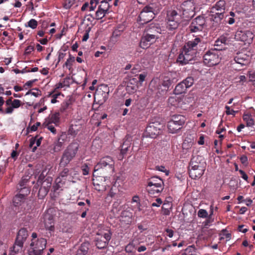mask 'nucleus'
Here are the masks:
<instances>
[{
  "instance_id": "f257e3e1",
  "label": "nucleus",
  "mask_w": 255,
  "mask_h": 255,
  "mask_svg": "<svg viewBox=\"0 0 255 255\" xmlns=\"http://www.w3.org/2000/svg\"><path fill=\"white\" fill-rule=\"evenodd\" d=\"M201 39L196 37L193 40L187 42L179 54L177 59V62L181 65L188 64L192 60L197 52L198 45L201 42Z\"/></svg>"
},
{
  "instance_id": "f03ea898",
  "label": "nucleus",
  "mask_w": 255,
  "mask_h": 255,
  "mask_svg": "<svg viewBox=\"0 0 255 255\" xmlns=\"http://www.w3.org/2000/svg\"><path fill=\"white\" fill-rule=\"evenodd\" d=\"M205 163L201 157H193L190 163L189 175L192 179L200 178L205 170Z\"/></svg>"
},
{
  "instance_id": "7ed1b4c3",
  "label": "nucleus",
  "mask_w": 255,
  "mask_h": 255,
  "mask_svg": "<svg viewBox=\"0 0 255 255\" xmlns=\"http://www.w3.org/2000/svg\"><path fill=\"white\" fill-rule=\"evenodd\" d=\"M79 145L77 143H71L64 151L60 160V165L65 166L75 157L78 149Z\"/></svg>"
},
{
  "instance_id": "20e7f679",
  "label": "nucleus",
  "mask_w": 255,
  "mask_h": 255,
  "mask_svg": "<svg viewBox=\"0 0 255 255\" xmlns=\"http://www.w3.org/2000/svg\"><path fill=\"white\" fill-rule=\"evenodd\" d=\"M181 15L175 10H169L166 17V28L169 30H173L178 28L180 23Z\"/></svg>"
},
{
  "instance_id": "39448f33",
  "label": "nucleus",
  "mask_w": 255,
  "mask_h": 255,
  "mask_svg": "<svg viewBox=\"0 0 255 255\" xmlns=\"http://www.w3.org/2000/svg\"><path fill=\"white\" fill-rule=\"evenodd\" d=\"M111 238V233L108 229L99 230L96 235L95 244L98 249H102L107 247Z\"/></svg>"
},
{
  "instance_id": "423d86ee",
  "label": "nucleus",
  "mask_w": 255,
  "mask_h": 255,
  "mask_svg": "<svg viewBox=\"0 0 255 255\" xmlns=\"http://www.w3.org/2000/svg\"><path fill=\"white\" fill-rule=\"evenodd\" d=\"M101 169H105L109 173H113L115 170V161L110 156L102 158L94 168V172Z\"/></svg>"
},
{
  "instance_id": "0eeeda50",
  "label": "nucleus",
  "mask_w": 255,
  "mask_h": 255,
  "mask_svg": "<svg viewBox=\"0 0 255 255\" xmlns=\"http://www.w3.org/2000/svg\"><path fill=\"white\" fill-rule=\"evenodd\" d=\"M155 15V8L153 4H149L145 6L140 13L138 21L140 24H143L151 21Z\"/></svg>"
},
{
  "instance_id": "6e6552de",
  "label": "nucleus",
  "mask_w": 255,
  "mask_h": 255,
  "mask_svg": "<svg viewBox=\"0 0 255 255\" xmlns=\"http://www.w3.org/2000/svg\"><path fill=\"white\" fill-rule=\"evenodd\" d=\"M46 240L43 238L38 239L37 241H31L28 251L29 255H41L46 247Z\"/></svg>"
},
{
  "instance_id": "1a4fd4ad",
  "label": "nucleus",
  "mask_w": 255,
  "mask_h": 255,
  "mask_svg": "<svg viewBox=\"0 0 255 255\" xmlns=\"http://www.w3.org/2000/svg\"><path fill=\"white\" fill-rule=\"evenodd\" d=\"M163 182L160 178L152 177L148 182L147 190L150 194L159 193L163 190Z\"/></svg>"
},
{
  "instance_id": "9d476101",
  "label": "nucleus",
  "mask_w": 255,
  "mask_h": 255,
  "mask_svg": "<svg viewBox=\"0 0 255 255\" xmlns=\"http://www.w3.org/2000/svg\"><path fill=\"white\" fill-rule=\"evenodd\" d=\"M47 174L46 170H43L41 174L38 177V183L41 184V187L39 189V193H43L44 195H46L51 186L52 178L50 177H47L43 181L45 176Z\"/></svg>"
},
{
  "instance_id": "9b49d317",
  "label": "nucleus",
  "mask_w": 255,
  "mask_h": 255,
  "mask_svg": "<svg viewBox=\"0 0 255 255\" xmlns=\"http://www.w3.org/2000/svg\"><path fill=\"white\" fill-rule=\"evenodd\" d=\"M151 32H152L151 30L147 29L146 32L143 33L139 43L140 47L142 49H146L149 47L157 38L155 34H151Z\"/></svg>"
},
{
  "instance_id": "f8f14e48",
  "label": "nucleus",
  "mask_w": 255,
  "mask_h": 255,
  "mask_svg": "<svg viewBox=\"0 0 255 255\" xmlns=\"http://www.w3.org/2000/svg\"><path fill=\"white\" fill-rule=\"evenodd\" d=\"M204 63L208 66H212L218 64L220 61L218 52L216 50L209 51L203 57Z\"/></svg>"
},
{
  "instance_id": "ddd939ff",
  "label": "nucleus",
  "mask_w": 255,
  "mask_h": 255,
  "mask_svg": "<svg viewBox=\"0 0 255 255\" xmlns=\"http://www.w3.org/2000/svg\"><path fill=\"white\" fill-rule=\"evenodd\" d=\"M162 126L158 122L150 123L146 127L145 135L150 138H155L159 134Z\"/></svg>"
},
{
  "instance_id": "4468645a",
  "label": "nucleus",
  "mask_w": 255,
  "mask_h": 255,
  "mask_svg": "<svg viewBox=\"0 0 255 255\" xmlns=\"http://www.w3.org/2000/svg\"><path fill=\"white\" fill-rule=\"evenodd\" d=\"M254 36L253 32L250 30H238L236 33L235 38L250 44L253 41Z\"/></svg>"
},
{
  "instance_id": "2eb2a0df",
  "label": "nucleus",
  "mask_w": 255,
  "mask_h": 255,
  "mask_svg": "<svg viewBox=\"0 0 255 255\" xmlns=\"http://www.w3.org/2000/svg\"><path fill=\"white\" fill-rule=\"evenodd\" d=\"M28 236V233L25 229H21L17 233L16 241L13 246V250L15 253L18 252L19 249H21L23 242Z\"/></svg>"
},
{
  "instance_id": "dca6fc26",
  "label": "nucleus",
  "mask_w": 255,
  "mask_h": 255,
  "mask_svg": "<svg viewBox=\"0 0 255 255\" xmlns=\"http://www.w3.org/2000/svg\"><path fill=\"white\" fill-rule=\"evenodd\" d=\"M205 25V19L204 17L199 16L191 22L189 28L192 32L201 31Z\"/></svg>"
},
{
  "instance_id": "f3484780",
  "label": "nucleus",
  "mask_w": 255,
  "mask_h": 255,
  "mask_svg": "<svg viewBox=\"0 0 255 255\" xmlns=\"http://www.w3.org/2000/svg\"><path fill=\"white\" fill-rule=\"evenodd\" d=\"M83 123L84 121L81 119H79L77 121L75 119L73 120L71 125L69 129V134L72 135L77 134L78 131L82 128Z\"/></svg>"
},
{
  "instance_id": "a211bd4d",
  "label": "nucleus",
  "mask_w": 255,
  "mask_h": 255,
  "mask_svg": "<svg viewBox=\"0 0 255 255\" xmlns=\"http://www.w3.org/2000/svg\"><path fill=\"white\" fill-rule=\"evenodd\" d=\"M43 219V222L46 230L53 231L54 229V223L53 216L47 213L44 215Z\"/></svg>"
},
{
  "instance_id": "6ab92c4d",
  "label": "nucleus",
  "mask_w": 255,
  "mask_h": 255,
  "mask_svg": "<svg viewBox=\"0 0 255 255\" xmlns=\"http://www.w3.org/2000/svg\"><path fill=\"white\" fill-rule=\"evenodd\" d=\"M226 2L224 0H220L210 8V11L212 13L222 12L224 14Z\"/></svg>"
},
{
  "instance_id": "aec40b11",
  "label": "nucleus",
  "mask_w": 255,
  "mask_h": 255,
  "mask_svg": "<svg viewBox=\"0 0 255 255\" xmlns=\"http://www.w3.org/2000/svg\"><path fill=\"white\" fill-rule=\"evenodd\" d=\"M69 169L68 168H64L63 171L60 173V176L56 178L55 180L56 186L55 188L58 190L61 188L62 185L64 184V181H63L62 178L67 177L68 175Z\"/></svg>"
},
{
  "instance_id": "412c9836",
  "label": "nucleus",
  "mask_w": 255,
  "mask_h": 255,
  "mask_svg": "<svg viewBox=\"0 0 255 255\" xmlns=\"http://www.w3.org/2000/svg\"><path fill=\"white\" fill-rule=\"evenodd\" d=\"M132 213L128 210H125L121 213V221L126 225H129L132 222Z\"/></svg>"
},
{
  "instance_id": "4be33fe9",
  "label": "nucleus",
  "mask_w": 255,
  "mask_h": 255,
  "mask_svg": "<svg viewBox=\"0 0 255 255\" xmlns=\"http://www.w3.org/2000/svg\"><path fill=\"white\" fill-rule=\"evenodd\" d=\"M209 17L210 20L213 21L215 25H217L221 23V20L224 17V14L222 12L212 13L210 11Z\"/></svg>"
},
{
  "instance_id": "5701e85b",
  "label": "nucleus",
  "mask_w": 255,
  "mask_h": 255,
  "mask_svg": "<svg viewBox=\"0 0 255 255\" xmlns=\"http://www.w3.org/2000/svg\"><path fill=\"white\" fill-rule=\"evenodd\" d=\"M60 120V115L58 113L51 114L47 118L43 124H54L57 125Z\"/></svg>"
},
{
  "instance_id": "b1692460",
  "label": "nucleus",
  "mask_w": 255,
  "mask_h": 255,
  "mask_svg": "<svg viewBox=\"0 0 255 255\" xmlns=\"http://www.w3.org/2000/svg\"><path fill=\"white\" fill-rule=\"evenodd\" d=\"M21 105V102L17 99L12 101L11 106L8 107L5 110V113L10 114L13 113L14 109H17Z\"/></svg>"
},
{
  "instance_id": "393cba45",
  "label": "nucleus",
  "mask_w": 255,
  "mask_h": 255,
  "mask_svg": "<svg viewBox=\"0 0 255 255\" xmlns=\"http://www.w3.org/2000/svg\"><path fill=\"white\" fill-rule=\"evenodd\" d=\"M248 58L249 57L245 54H238L235 57V61L238 64L244 65L248 63Z\"/></svg>"
},
{
  "instance_id": "a878e982",
  "label": "nucleus",
  "mask_w": 255,
  "mask_h": 255,
  "mask_svg": "<svg viewBox=\"0 0 255 255\" xmlns=\"http://www.w3.org/2000/svg\"><path fill=\"white\" fill-rule=\"evenodd\" d=\"M182 127L180 126L179 125H176L174 123H173L171 121H170L167 124V128L169 132L172 133H177L178 131H179Z\"/></svg>"
},
{
  "instance_id": "bb28decb",
  "label": "nucleus",
  "mask_w": 255,
  "mask_h": 255,
  "mask_svg": "<svg viewBox=\"0 0 255 255\" xmlns=\"http://www.w3.org/2000/svg\"><path fill=\"white\" fill-rule=\"evenodd\" d=\"M25 201V195L22 194L16 195L13 198V203L15 206H21L24 204Z\"/></svg>"
},
{
  "instance_id": "cd10ccee",
  "label": "nucleus",
  "mask_w": 255,
  "mask_h": 255,
  "mask_svg": "<svg viewBox=\"0 0 255 255\" xmlns=\"http://www.w3.org/2000/svg\"><path fill=\"white\" fill-rule=\"evenodd\" d=\"M180 103V99L179 97L177 96L176 95L171 96L168 99V103L171 106L176 107H181V104Z\"/></svg>"
},
{
  "instance_id": "c85d7f7f",
  "label": "nucleus",
  "mask_w": 255,
  "mask_h": 255,
  "mask_svg": "<svg viewBox=\"0 0 255 255\" xmlns=\"http://www.w3.org/2000/svg\"><path fill=\"white\" fill-rule=\"evenodd\" d=\"M185 85L182 81L178 84L174 90L175 95H179L184 93L187 89Z\"/></svg>"
},
{
  "instance_id": "c756f323",
  "label": "nucleus",
  "mask_w": 255,
  "mask_h": 255,
  "mask_svg": "<svg viewBox=\"0 0 255 255\" xmlns=\"http://www.w3.org/2000/svg\"><path fill=\"white\" fill-rule=\"evenodd\" d=\"M243 119L247 127H253L255 125V121L251 115L245 114L243 116Z\"/></svg>"
},
{
  "instance_id": "7c9ffc66",
  "label": "nucleus",
  "mask_w": 255,
  "mask_h": 255,
  "mask_svg": "<svg viewBox=\"0 0 255 255\" xmlns=\"http://www.w3.org/2000/svg\"><path fill=\"white\" fill-rule=\"evenodd\" d=\"M176 125H179L180 126L182 127L185 123V118L181 115H176L172 117V119L170 120Z\"/></svg>"
},
{
  "instance_id": "2f4dec72",
  "label": "nucleus",
  "mask_w": 255,
  "mask_h": 255,
  "mask_svg": "<svg viewBox=\"0 0 255 255\" xmlns=\"http://www.w3.org/2000/svg\"><path fill=\"white\" fill-rule=\"evenodd\" d=\"M64 138H62V136L58 139L54 145L53 151L54 152H58L60 151L64 145Z\"/></svg>"
},
{
  "instance_id": "473e14b6",
  "label": "nucleus",
  "mask_w": 255,
  "mask_h": 255,
  "mask_svg": "<svg viewBox=\"0 0 255 255\" xmlns=\"http://www.w3.org/2000/svg\"><path fill=\"white\" fill-rule=\"evenodd\" d=\"M182 15L184 18H190L194 14V12L192 9H186L182 7Z\"/></svg>"
},
{
  "instance_id": "72a5a7b5",
  "label": "nucleus",
  "mask_w": 255,
  "mask_h": 255,
  "mask_svg": "<svg viewBox=\"0 0 255 255\" xmlns=\"http://www.w3.org/2000/svg\"><path fill=\"white\" fill-rule=\"evenodd\" d=\"M89 243H83L80 249L78 251V253H81L83 254L84 255H86L88 253V251L89 250Z\"/></svg>"
},
{
  "instance_id": "f704fd0d",
  "label": "nucleus",
  "mask_w": 255,
  "mask_h": 255,
  "mask_svg": "<svg viewBox=\"0 0 255 255\" xmlns=\"http://www.w3.org/2000/svg\"><path fill=\"white\" fill-rule=\"evenodd\" d=\"M106 13L107 11H105L103 9L98 7V9L96 13V18L97 19H102L103 17L105 16Z\"/></svg>"
},
{
  "instance_id": "c9c22d12",
  "label": "nucleus",
  "mask_w": 255,
  "mask_h": 255,
  "mask_svg": "<svg viewBox=\"0 0 255 255\" xmlns=\"http://www.w3.org/2000/svg\"><path fill=\"white\" fill-rule=\"evenodd\" d=\"M130 146L129 141L126 140L122 146L121 153L123 154H126Z\"/></svg>"
},
{
  "instance_id": "e433bc0d",
  "label": "nucleus",
  "mask_w": 255,
  "mask_h": 255,
  "mask_svg": "<svg viewBox=\"0 0 255 255\" xmlns=\"http://www.w3.org/2000/svg\"><path fill=\"white\" fill-rule=\"evenodd\" d=\"M182 82L186 84L185 85L186 86L187 88H189L193 85L194 83V79L191 77H188L182 81Z\"/></svg>"
},
{
  "instance_id": "4c0bfd02",
  "label": "nucleus",
  "mask_w": 255,
  "mask_h": 255,
  "mask_svg": "<svg viewBox=\"0 0 255 255\" xmlns=\"http://www.w3.org/2000/svg\"><path fill=\"white\" fill-rule=\"evenodd\" d=\"M74 61V58L70 56L69 58L66 60L63 67H65L67 69H68L69 70H70L72 68V63Z\"/></svg>"
},
{
  "instance_id": "58836bf2",
  "label": "nucleus",
  "mask_w": 255,
  "mask_h": 255,
  "mask_svg": "<svg viewBox=\"0 0 255 255\" xmlns=\"http://www.w3.org/2000/svg\"><path fill=\"white\" fill-rule=\"evenodd\" d=\"M141 204L140 202L137 203L131 204V209L134 211L135 214H137L138 212L141 211Z\"/></svg>"
},
{
  "instance_id": "ea45409f",
  "label": "nucleus",
  "mask_w": 255,
  "mask_h": 255,
  "mask_svg": "<svg viewBox=\"0 0 255 255\" xmlns=\"http://www.w3.org/2000/svg\"><path fill=\"white\" fill-rule=\"evenodd\" d=\"M198 216L201 218H206L209 217L207 211L203 209L199 210L197 213Z\"/></svg>"
},
{
  "instance_id": "a19ab883",
  "label": "nucleus",
  "mask_w": 255,
  "mask_h": 255,
  "mask_svg": "<svg viewBox=\"0 0 255 255\" xmlns=\"http://www.w3.org/2000/svg\"><path fill=\"white\" fill-rule=\"evenodd\" d=\"M37 26V22L34 19H30L26 24H25V26L29 27L32 29H35L36 28Z\"/></svg>"
},
{
  "instance_id": "79ce46f5",
  "label": "nucleus",
  "mask_w": 255,
  "mask_h": 255,
  "mask_svg": "<svg viewBox=\"0 0 255 255\" xmlns=\"http://www.w3.org/2000/svg\"><path fill=\"white\" fill-rule=\"evenodd\" d=\"M136 79H134V78H132V79L130 80V83H129L127 86V90L130 92H132V93H134V92H135L137 90V86H136V85H133V86H130L129 85V84L130 83H131V81H135Z\"/></svg>"
},
{
  "instance_id": "37998d69",
  "label": "nucleus",
  "mask_w": 255,
  "mask_h": 255,
  "mask_svg": "<svg viewBox=\"0 0 255 255\" xmlns=\"http://www.w3.org/2000/svg\"><path fill=\"white\" fill-rule=\"evenodd\" d=\"M34 91H28L25 95H31L35 97H38V96H40L41 95V92L37 89H33Z\"/></svg>"
},
{
  "instance_id": "c03bdc74",
  "label": "nucleus",
  "mask_w": 255,
  "mask_h": 255,
  "mask_svg": "<svg viewBox=\"0 0 255 255\" xmlns=\"http://www.w3.org/2000/svg\"><path fill=\"white\" fill-rule=\"evenodd\" d=\"M41 139H42L41 137L38 138L37 136L34 137L35 146H34L33 147V149L32 150V152H34L36 150V149H37V147L40 145L41 142Z\"/></svg>"
},
{
  "instance_id": "a18cd8bd",
  "label": "nucleus",
  "mask_w": 255,
  "mask_h": 255,
  "mask_svg": "<svg viewBox=\"0 0 255 255\" xmlns=\"http://www.w3.org/2000/svg\"><path fill=\"white\" fill-rule=\"evenodd\" d=\"M99 2L98 0H90V11H93L96 8L97 4Z\"/></svg>"
},
{
  "instance_id": "49530a36",
  "label": "nucleus",
  "mask_w": 255,
  "mask_h": 255,
  "mask_svg": "<svg viewBox=\"0 0 255 255\" xmlns=\"http://www.w3.org/2000/svg\"><path fill=\"white\" fill-rule=\"evenodd\" d=\"M99 8L103 9L107 12L109 8V4L107 1H102L99 6Z\"/></svg>"
},
{
  "instance_id": "de8ad7c7",
  "label": "nucleus",
  "mask_w": 255,
  "mask_h": 255,
  "mask_svg": "<svg viewBox=\"0 0 255 255\" xmlns=\"http://www.w3.org/2000/svg\"><path fill=\"white\" fill-rule=\"evenodd\" d=\"M134 250V246L133 243H129L125 248V251L127 253H132Z\"/></svg>"
},
{
  "instance_id": "09e8293b",
  "label": "nucleus",
  "mask_w": 255,
  "mask_h": 255,
  "mask_svg": "<svg viewBox=\"0 0 255 255\" xmlns=\"http://www.w3.org/2000/svg\"><path fill=\"white\" fill-rule=\"evenodd\" d=\"M225 109L226 110V114L227 115H233V116H235L236 113L237 112V111H235L233 110H231L230 109V107L228 106H225Z\"/></svg>"
},
{
  "instance_id": "8fccbe9b",
  "label": "nucleus",
  "mask_w": 255,
  "mask_h": 255,
  "mask_svg": "<svg viewBox=\"0 0 255 255\" xmlns=\"http://www.w3.org/2000/svg\"><path fill=\"white\" fill-rule=\"evenodd\" d=\"M94 186L95 189L98 191H104L106 189L105 186L103 185H100L99 183L94 182Z\"/></svg>"
},
{
  "instance_id": "3c124183",
  "label": "nucleus",
  "mask_w": 255,
  "mask_h": 255,
  "mask_svg": "<svg viewBox=\"0 0 255 255\" xmlns=\"http://www.w3.org/2000/svg\"><path fill=\"white\" fill-rule=\"evenodd\" d=\"M192 142H187L185 140L183 143L182 147L183 149H189L192 146Z\"/></svg>"
},
{
  "instance_id": "603ef678",
  "label": "nucleus",
  "mask_w": 255,
  "mask_h": 255,
  "mask_svg": "<svg viewBox=\"0 0 255 255\" xmlns=\"http://www.w3.org/2000/svg\"><path fill=\"white\" fill-rule=\"evenodd\" d=\"M62 82L63 83V85L65 87H68L71 83V79L69 77H66Z\"/></svg>"
},
{
  "instance_id": "864d4df0",
  "label": "nucleus",
  "mask_w": 255,
  "mask_h": 255,
  "mask_svg": "<svg viewBox=\"0 0 255 255\" xmlns=\"http://www.w3.org/2000/svg\"><path fill=\"white\" fill-rule=\"evenodd\" d=\"M52 124H44L45 127H46L51 132L55 134L56 133V129L54 127L51 125Z\"/></svg>"
},
{
  "instance_id": "5fc2aeb1",
  "label": "nucleus",
  "mask_w": 255,
  "mask_h": 255,
  "mask_svg": "<svg viewBox=\"0 0 255 255\" xmlns=\"http://www.w3.org/2000/svg\"><path fill=\"white\" fill-rule=\"evenodd\" d=\"M103 88L104 89L105 91H104V90H102V95L104 94L103 101H105L107 98V96L109 93V90L107 86H104Z\"/></svg>"
},
{
  "instance_id": "6e6d98bb",
  "label": "nucleus",
  "mask_w": 255,
  "mask_h": 255,
  "mask_svg": "<svg viewBox=\"0 0 255 255\" xmlns=\"http://www.w3.org/2000/svg\"><path fill=\"white\" fill-rule=\"evenodd\" d=\"M162 203V201L161 199L157 198L155 200V202H153L151 204L152 207H159L160 205Z\"/></svg>"
},
{
  "instance_id": "4d7b16f0",
  "label": "nucleus",
  "mask_w": 255,
  "mask_h": 255,
  "mask_svg": "<svg viewBox=\"0 0 255 255\" xmlns=\"http://www.w3.org/2000/svg\"><path fill=\"white\" fill-rule=\"evenodd\" d=\"M82 168L83 175H88L89 171V168L88 167V166L86 164H85L82 166Z\"/></svg>"
},
{
  "instance_id": "13d9d810",
  "label": "nucleus",
  "mask_w": 255,
  "mask_h": 255,
  "mask_svg": "<svg viewBox=\"0 0 255 255\" xmlns=\"http://www.w3.org/2000/svg\"><path fill=\"white\" fill-rule=\"evenodd\" d=\"M172 83V81L170 79H168L167 80H164L163 82V86L166 87H169Z\"/></svg>"
},
{
  "instance_id": "bf43d9fd",
  "label": "nucleus",
  "mask_w": 255,
  "mask_h": 255,
  "mask_svg": "<svg viewBox=\"0 0 255 255\" xmlns=\"http://www.w3.org/2000/svg\"><path fill=\"white\" fill-rule=\"evenodd\" d=\"M156 168L158 170L165 173V174L166 175H167L168 174V173H169L168 171L167 170V169L164 166H158V167H157Z\"/></svg>"
},
{
  "instance_id": "052dcab7",
  "label": "nucleus",
  "mask_w": 255,
  "mask_h": 255,
  "mask_svg": "<svg viewBox=\"0 0 255 255\" xmlns=\"http://www.w3.org/2000/svg\"><path fill=\"white\" fill-rule=\"evenodd\" d=\"M34 50V47L32 46H28L26 47L25 50V54H30L32 51Z\"/></svg>"
},
{
  "instance_id": "680f3d73",
  "label": "nucleus",
  "mask_w": 255,
  "mask_h": 255,
  "mask_svg": "<svg viewBox=\"0 0 255 255\" xmlns=\"http://www.w3.org/2000/svg\"><path fill=\"white\" fill-rule=\"evenodd\" d=\"M60 95V94H54L52 96V99L51 100V103L52 104H55L56 103V102H57V97Z\"/></svg>"
},
{
  "instance_id": "e2e57ef3",
  "label": "nucleus",
  "mask_w": 255,
  "mask_h": 255,
  "mask_svg": "<svg viewBox=\"0 0 255 255\" xmlns=\"http://www.w3.org/2000/svg\"><path fill=\"white\" fill-rule=\"evenodd\" d=\"M146 77V74H140L139 75V82L140 85L142 84V83L145 80V78Z\"/></svg>"
},
{
  "instance_id": "0e129e2a",
  "label": "nucleus",
  "mask_w": 255,
  "mask_h": 255,
  "mask_svg": "<svg viewBox=\"0 0 255 255\" xmlns=\"http://www.w3.org/2000/svg\"><path fill=\"white\" fill-rule=\"evenodd\" d=\"M138 202H140L139 197L138 196H134L132 198L131 203L133 204Z\"/></svg>"
},
{
  "instance_id": "69168bd1",
  "label": "nucleus",
  "mask_w": 255,
  "mask_h": 255,
  "mask_svg": "<svg viewBox=\"0 0 255 255\" xmlns=\"http://www.w3.org/2000/svg\"><path fill=\"white\" fill-rule=\"evenodd\" d=\"M239 172H240V173H241V174L242 175V178H243L245 180L247 181V180L248 179V176L246 174V173L244 171H243L242 170H240L239 171Z\"/></svg>"
},
{
  "instance_id": "338daca9",
  "label": "nucleus",
  "mask_w": 255,
  "mask_h": 255,
  "mask_svg": "<svg viewBox=\"0 0 255 255\" xmlns=\"http://www.w3.org/2000/svg\"><path fill=\"white\" fill-rule=\"evenodd\" d=\"M40 125V123L37 122L36 124V125H34L31 127V128H30L31 131H36L38 127Z\"/></svg>"
},
{
  "instance_id": "774afa93",
  "label": "nucleus",
  "mask_w": 255,
  "mask_h": 255,
  "mask_svg": "<svg viewBox=\"0 0 255 255\" xmlns=\"http://www.w3.org/2000/svg\"><path fill=\"white\" fill-rule=\"evenodd\" d=\"M249 78L250 81L255 82V72L250 73Z\"/></svg>"
}]
</instances>
